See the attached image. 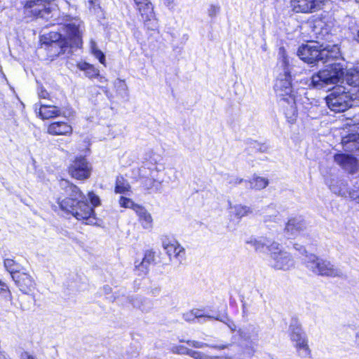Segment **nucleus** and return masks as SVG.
<instances>
[{"label": "nucleus", "instance_id": "nucleus-1", "mask_svg": "<svg viewBox=\"0 0 359 359\" xmlns=\"http://www.w3.org/2000/svg\"><path fill=\"white\" fill-rule=\"evenodd\" d=\"M58 185L56 205H51L52 210L70 215L86 225L95 224L97 217L95 208L101 205L100 197L93 191H88L89 203L82 189L70 180L60 178Z\"/></svg>", "mask_w": 359, "mask_h": 359}, {"label": "nucleus", "instance_id": "nucleus-2", "mask_svg": "<svg viewBox=\"0 0 359 359\" xmlns=\"http://www.w3.org/2000/svg\"><path fill=\"white\" fill-rule=\"evenodd\" d=\"M65 28L67 33V37L64 36L58 32H50L47 36H43L41 40V44L45 46V48L48 51H50L54 46L59 47V50L54 53L55 56L65 53L69 46L68 41L72 43L71 47L81 48L83 44L82 33L79 25L68 23L65 25Z\"/></svg>", "mask_w": 359, "mask_h": 359}, {"label": "nucleus", "instance_id": "nucleus-3", "mask_svg": "<svg viewBox=\"0 0 359 359\" xmlns=\"http://www.w3.org/2000/svg\"><path fill=\"white\" fill-rule=\"evenodd\" d=\"M353 94L343 86H336L325 97L328 108L335 112L341 113L352 107L353 102Z\"/></svg>", "mask_w": 359, "mask_h": 359}, {"label": "nucleus", "instance_id": "nucleus-4", "mask_svg": "<svg viewBox=\"0 0 359 359\" xmlns=\"http://www.w3.org/2000/svg\"><path fill=\"white\" fill-rule=\"evenodd\" d=\"M344 71L338 63H331L325 68L312 75L311 84L313 87H323L327 84L337 83L344 76Z\"/></svg>", "mask_w": 359, "mask_h": 359}, {"label": "nucleus", "instance_id": "nucleus-5", "mask_svg": "<svg viewBox=\"0 0 359 359\" xmlns=\"http://www.w3.org/2000/svg\"><path fill=\"white\" fill-rule=\"evenodd\" d=\"M68 175L74 180L84 182L93 172V166L85 155L76 156L67 166Z\"/></svg>", "mask_w": 359, "mask_h": 359}, {"label": "nucleus", "instance_id": "nucleus-6", "mask_svg": "<svg viewBox=\"0 0 359 359\" xmlns=\"http://www.w3.org/2000/svg\"><path fill=\"white\" fill-rule=\"evenodd\" d=\"M134 7L147 30L157 29V18L154 7L150 0H133Z\"/></svg>", "mask_w": 359, "mask_h": 359}, {"label": "nucleus", "instance_id": "nucleus-7", "mask_svg": "<svg viewBox=\"0 0 359 359\" xmlns=\"http://www.w3.org/2000/svg\"><path fill=\"white\" fill-rule=\"evenodd\" d=\"M50 0L27 1L23 6L25 17L31 20H36L49 15L52 11L50 7Z\"/></svg>", "mask_w": 359, "mask_h": 359}, {"label": "nucleus", "instance_id": "nucleus-8", "mask_svg": "<svg viewBox=\"0 0 359 359\" xmlns=\"http://www.w3.org/2000/svg\"><path fill=\"white\" fill-rule=\"evenodd\" d=\"M270 257L273 260V267L277 270H288L294 265L291 255L280 248L277 243H272L268 247Z\"/></svg>", "mask_w": 359, "mask_h": 359}, {"label": "nucleus", "instance_id": "nucleus-9", "mask_svg": "<svg viewBox=\"0 0 359 359\" xmlns=\"http://www.w3.org/2000/svg\"><path fill=\"white\" fill-rule=\"evenodd\" d=\"M312 264L311 270L318 276L335 278L341 276V271L335 267L330 262L323 259L318 257L313 256L309 260Z\"/></svg>", "mask_w": 359, "mask_h": 359}, {"label": "nucleus", "instance_id": "nucleus-10", "mask_svg": "<svg viewBox=\"0 0 359 359\" xmlns=\"http://www.w3.org/2000/svg\"><path fill=\"white\" fill-rule=\"evenodd\" d=\"M310 27L316 38L322 41H328L330 36L331 27L326 18L323 15H313L309 20Z\"/></svg>", "mask_w": 359, "mask_h": 359}, {"label": "nucleus", "instance_id": "nucleus-11", "mask_svg": "<svg viewBox=\"0 0 359 359\" xmlns=\"http://www.w3.org/2000/svg\"><path fill=\"white\" fill-rule=\"evenodd\" d=\"M162 247L170 259H181L185 255V249L179 241L170 235H163L161 238Z\"/></svg>", "mask_w": 359, "mask_h": 359}, {"label": "nucleus", "instance_id": "nucleus-12", "mask_svg": "<svg viewBox=\"0 0 359 359\" xmlns=\"http://www.w3.org/2000/svg\"><path fill=\"white\" fill-rule=\"evenodd\" d=\"M334 161L348 174H355L359 170V163L356 157L350 154L337 153L333 156Z\"/></svg>", "mask_w": 359, "mask_h": 359}, {"label": "nucleus", "instance_id": "nucleus-13", "mask_svg": "<svg viewBox=\"0 0 359 359\" xmlns=\"http://www.w3.org/2000/svg\"><path fill=\"white\" fill-rule=\"evenodd\" d=\"M324 0H290V5L295 13H312L320 8Z\"/></svg>", "mask_w": 359, "mask_h": 359}, {"label": "nucleus", "instance_id": "nucleus-14", "mask_svg": "<svg viewBox=\"0 0 359 359\" xmlns=\"http://www.w3.org/2000/svg\"><path fill=\"white\" fill-rule=\"evenodd\" d=\"M274 90L283 98L294 96L292 93V76L290 71H285L283 77L276 79L274 84Z\"/></svg>", "mask_w": 359, "mask_h": 359}, {"label": "nucleus", "instance_id": "nucleus-15", "mask_svg": "<svg viewBox=\"0 0 359 359\" xmlns=\"http://www.w3.org/2000/svg\"><path fill=\"white\" fill-rule=\"evenodd\" d=\"M297 55L302 60L309 64L321 61V49L317 46L302 44L298 48Z\"/></svg>", "mask_w": 359, "mask_h": 359}, {"label": "nucleus", "instance_id": "nucleus-16", "mask_svg": "<svg viewBox=\"0 0 359 359\" xmlns=\"http://www.w3.org/2000/svg\"><path fill=\"white\" fill-rule=\"evenodd\" d=\"M13 280L19 290L24 294H30L36 288V283L34 278L29 273L25 272L18 273L13 275Z\"/></svg>", "mask_w": 359, "mask_h": 359}, {"label": "nucleus", "instance_id": "nucleus-17", "mask_svg": "<svg viewBox=\"0 0 359 359\" xmlns=\"http://www.w3.org/2000/svg\"><path fill=\"white\" fill-rule=\"evenodd\" d=\"M46 132L53 136H71L73 133V128L67 121H53L48 124Z\"/></svg>", "mask_w": 359, "mask_h": 359}, {"label": "nucleus", "instance_id": "nucleus-18", "mask_svg": "<svg viewBox=\"0 0 359 359\" xmlns=\"http://www.w3.org/2000/svg\"><path fill=\"white\" fill-rule=\"evenodd\" d=\"M282 109L287 122L294 123L298 116L295 96L282 98Z\"/></svg>", "mask_w": 359, "mask_h": 359}, {"label": "nucleus", "instance_id": "nucleus-19", "mask_svg": "<svg viewBox=\"0 0 359 359\" xmlns=\"http://www.w3.org/2000/svg\"><path fill=\"white\" fill-rule=\"evenodd\" d=\"M77 68L84 72L86 76L89 79H97L100 83H107L108 79L100 74V70L94 65L90 64L86 61H80L76 63Z\"/></svg>", "mask_w": 359, "mask_h": 359}, {"label": "nucleus", "instance_id": "nucleus-20", "mask_svg": "<svg viewBox=\"0 0 359 359\" xmlns=\"http://www.w3.org/2000/svg\"><path fill=\"white\" fill-rule=\"evenodd\" d=\"M341 144L344 150L351 154L359 152V133H348L342 137Z\"/></svg>", "mask_w": 359, "mask_h": 359}, {"label": "nucleus", "instance_id": "nucleus-21", "mask_svg": "<svg viewBox=\"0 0 359 359\" xmlns=\"http://www.w3.org/2000/svg\"><path fill=\"white\" fill-rule=\"evenodd\" d=\"M61 109L55 105L40 104L38 116L41 120H48L63 116Z\"/></svg>", "mask_w": 359, "mask_h": 359}, {"label": "nucleus", "instance_id": "nucleus-22", "mask_svg": "<svg viewBox=\"0 0 359 359\" xmlns=\"http://www.w3.org/2000/svg\"><path fill=\"white\" fill-rule=\"evenodd\" d=\"M341 57L340 47L337 44H326L321 48V62L326 63Z\"/></svg>", "mask_w": 359, "mask_h": 359}, {"label": "nucleus", "instance_id": "nucleus-23", "mask_svg": "<svg viewBox=\"0 0 359 359\" xmlns=\"http://www.w3.org/2000/svg\"><path fill=\"white\" fill-rule=\"evenodd\" d=\"M156 252L154 249H148L144 252V256L142 261L135 264V269L144 273L149 271V266L151 264H156Z\"/></svg>", "mask_w": 359, "mask_h": 359}, {"label": "nucleus", "instance_id": "nucleus-24", "mask_svg": "<svg viewBox=\"0 0 359 359\" xmlns=\"http://www.w3.org/2000/svg\"><path fill=\"white\" fill-rule=\"evenodd\" d=\"M137 210H135V214L137 216L138 222L142 225V228L144 229H151L153 228V217L150 212L144 207L140 205V206H137Z\"/></svg>", "mask_w": 359, "mask_h": 359}, {"label": "nucleus", "instance_id": "nucleus-25", "mask_svg": "<svg viewBox=\"0 0 359 359\" xmlns=\"http://www.w3.org/2000/svg\"><path fill=\"white\" fill-rule=\"evenodd\" d=\"M305 229L303 220L296 217L288 219L284 231L288 236H294Z\"/></svg>", "mask_w": 359, "mask_h": 359}, {"label": "nucleus", "instance_id": "nucleus-26", "mask_svg": "<svg viewBox=\"0 0 359 359\" xmlns=\"http://www.w3.org/2000/svg\"><path fill=\"white\" fill-rule=\"evenodd\" d=\"M131 191V186L129 182L122 175H118L116 178L114 192L116 194H126Z\"/></svg>", "mask_w": 359, "mask_h": 359}, {"label": "nucleus", "instance_id": "nucleus-27", "mask_svg": "<svg viewBox=\"0 0 359 359\" xmlns=\"http://www.w3.org/2000/svg\"><path fill=\"white\" fill-rule=\"evenodd\" d=\"M4 265L6 271L11 273L12 278L13 275H16L18 273H22L20 271L22 266L13 259H5L4 261Z\"/></svg>", "mask_w": 359, "mask_h": 359}, {"label": "nucleus", "instance_id": "nucleus-28", "mask_svg": "<svg viewBox=\"0 0 359 359\" xmlns=\"http://www.w3.org/2000/svg\"><path fill=\"white\" fill-rule=\"evenodd\" d=\"M257 344L256 342L248 340L245 344L241 345V353L248 358H252L257 351Z\"/></svg>", "mask_w": 359, "mask_h": 359}, {"label": "nucleus", "instance_id": "nucleus-29", "mask_svg": "<svg viewBox=\"0 0 359 359\" xmlns=\"http://www.w3.org/2000/svg\"><path fill=\"white\" fill-rule=\"evenodd\" d=\"M251 188L256 190H262L269 185V180L266 178L254 175L249 181Z\"/></svg>", "mask_w": 359, "mask_h": 359}, {"label": "nucleus", "instance_id": "nucleus-30", "mask_svg": "<svg viewBox=\"0 0 359 359\" xmlns=\"http://www.w3.org/2000/svg\"><path fill=\"white\" fill-rule=\"evenodd\" d=\"M113 86L116 96L123 97L124 95H127L128 86L125 80L117 79L114 81Z\"/></svg>", "mask_w": 359, "mask_h": 359}, {"label": "nucleus", "instance_id": "nucleus-31", "mask_svg": "<svg viewBox=\"0 0 359 359\" xmlns=\"http://www.w3.org/2000/svg\"><path fill=\"white\" fill-rule=\"evenodd\" d=\"M346 82L348 85L357 88L359 87V70H351L346 74Z\"/></svg>", "mask_w": 359, "mask_h": 359}, {"label": "nucleus", "instance_id": "nucleus-32", "mask_svg": "<svg viewBox=\"0 0 359 359\" xmlns=\"http://www.w3.org/2000/svg\"><path fill=\"white\" fill-rule=\"evenodd\" d=\"M118 204L120 207L123 208H130L134 212L137 210V206H140V204L135 203L131 198L121 196L118 198Z\"/></svg>", "mask_w": 359, "mask_h": 359}, {"label": "nucleus", "instance_id": "nucleus-33", "mask_svg": "<svg viewBox=\"0 0 359 359\" xmlns=\"http://www.w3.org/2000/svg\"><path fill=\"white\" fill-rule=\"evenodd\" d=\"M203 311L198 309H193L183 314V318L187 322H192L196 318L203 317Z\"/></svg>", "mask_w": 359, "mask_h": 359}, {"label": "nucleus", "instance_id": "nucleus-34", "mask_svg": "<svg viewBox=\"0 0 359 359\" xmlns=\"http://www.w3.org/2000/svg\"><path fill=\"white\" fill-rule=\"evenodd\" d=\"M252 212L251 208L244 205H237L234 207V215L237 219H241Z\"/></svg>", "mask_w": 359, "mask_h": 359}, {"label": "nucleus", "instance_id": "nucleus-35", "mask_svg": "<svg viewBox=\"0 0 359 359\" xmlns=\"http://www.w3.org/2000/svg\"><path fill=\"white\" fill-rule=\"evenodd\" d=\"M295 348L297 351H304V356L311 357V353L308 345V340L306 337L301 339L299 341H295Z\"/></svg>", "mask_w": 359, "mask_h": 359}, {"label": "nucleus", "instance_id": "nucleus-36", "mask_svg": "<svg viewBox=\"0 0 359 359\" xmlns=\"http://www.w3.org/2000/svg\"><path fill=\"white\" fill-rule=\"evenodd\" d=\"M290 337L292 341H299L304 337L302 335L301 327L299 325H290Z\"/></svg>", "mask_w": 359, "mask_h": 359}, {"label": "nucleus", "instance_id": "nucleus-37", "mask_svg": "<svg viewBox=\"0 0 359 359\" xmlns=\"http://www.w3.org/2000/svg\"><path fill=\"white\" fill-rule=\"evenodd\" d=\"M279 60L281 62L285 71H289V59L287 55L286 50L284 47H280L278 50Z\"/></svg>", "mask_w": 359, "mask_h": 359}, {"label": "nucleus", "instance_id": "nucleus-38", "mask_svg": "<svg viewBox=\"0 0 359 359\" xmlns=\"http://www.w3.org/2000/svg\"><path fill=\"white\" fill-rule=\"evenodd\" d=\"M181 342H186L188 345L194 347V348H204V347H212V348H226V346H222L217 347V346H210L208 344L203 343L201 341H195V340H187V341H183L180 340Z\"/></svg>", "mask_w": 359, "mask_h": 359}, {"label": "nucleus", "instance_id": "nucleus-39", "mask_svg": "<svg viewBox=\"0 0 359 359\" xmlns=\"http://www.w3.org/2000/svg\"><path fill=\"white\" fill-rule=\"evenodd\" d=\"M189 355L190 357L193 358L194 359H217L218 358L217 356H215V357L208 356L201 351H193V350L190 351Z\"/></svg>", "mask_w": 359, "mask_h": 359}, {"label": "nucleus", "instance_id": "nucleus-40", "mask_svg": "<svg viewBox=\"0 0 359 359\" xmlns=\"http://www.w3.org/2000/svg\"><path fill=\"white\" fill-rule=\"evenodd\" d=\"M172 352L177 354L189 355L191 349L184 345H176L172 347Z\"/></svg>", "mask_w": 359, "mask_h": 359}, {"label": "nucleus", "instance_id": "nucleus-41", "mask_svg": "<svg viewBox=\"0 0 359 359\" xmlns=\"http://www.w3.org/2000/svg\"><path fill=\"white\" fill-rule=\"evenodd\" d=\"M0 294L6 298L11 299V292L8 286L0 280Z\"/></svg>", "mask_w": 359, "mask_h": 359}, {"label": "nucleus", "instance_id": "nucleus-42", "mask_svg": "<svg viewBox=\"0 0 359 359\" xmlns=\"http://www.w3.org/2000/svg\"><path fill=\"white\" fill-rule=\"evenodd\" d=\"M93 54L102 65H103L104 67L107 66L105 55L102 50L100 49H95L93 50Z\"/></svg>", "mask_w": 359, "mask_h": 359}, {"label": "nucleus", "instance_id": "nucleus-43", "mask_svg": "<svg viewBox=\"0 0 359 359\" xmlns=\"http://www.w3.org/2000/svg\"><path fill=\"white\" fill-rule=\"evenodd\" d=\"M39 97L42 99H46L48 100H51V97L50 93L43 87H41L38 92Z\"/></svg>", "mask_w": 359, "mask_h": 359}, {"label": "nucleus", "instance_id": "nucleus-44", "mask_svg": "<svg viewBox=\"0 0 359 359\" xmlns=\"http://www.w3.org/2000/svg\"><path fill=\"white\" fill-rule=\"evenodd\" d=\"M219 11V7L215 5H210L208 8V15L211 18H214Z\"/></svg>", "mask_w": 359, "mask_h": 359}, {"label": "nucleus", "instance_id": "nucleus-45", "mask_svg": "<svg viewBox=\"0 0 359 359\" xmlns=\"http://www.w3.org/2000/svg\"><path fill=\"white\" fill-rule=\"evenodd\" d=\"M349 196L353 201L359 203V187L351 190L349 191Z\"/></svg>", "mask_w": 359, "mask_h": 359}, {"label": "nucleus", "instance_id": "nucleus-46", "mask_svg": "<svg viewBox=\"0 0 359 359\" xmlns=\"http://www.w3.org/2000/svg\"><path fill=\"white\" fill-rule=\"evenodd\" d=\"M20 359H36L34 356L30 354L28 351H22L20 354Z\"/></svg>", "mask_w": 359, "mask_h": 359}, {"label": "nucleus", "instance_id": "nucleus-47", "mask_svg": "<svg viewBox=\"0 0 359 359\" xmlns=\"http://www.w3.org/2000/svg\"><path fill=\"white\" fill-rule=\"evenodd\" d=\"M243 181V180L241 178H236L234 180H230L229 184H233V185H237V184L242 183Z\"/></svg>", "mask_w": 359, "mask_h": 359}, {"label": "nucleus", "instance_id": "nucleus-48", "mask_svg": "<svg viewBox=\"0 0 359 359\" xmlns=\"http://www.w3.org/2000/svg\"><path fill=\"white\" fill-rule=\"evenodd\" d=\"M101 89L108 97H112V95L111 94L109 89L107 87H101Z\"/></svg>", "mask_w": 359, "mask_h": 359}, {"label": "nucleus", "instance_id": "nucleus-49", "mask_svg": "<svg viewBox=\"0 0 359 359\" xmlns=\"http://www.w3.org/2000/svg\"><path fill=\"white\" fill-rule=\"evenodd\" d=\"M166 1V3L170 5L171 4L172 2H173V0H165Z\"/></svg>", "mask_w": 359, "mask_h": 359}, {"label": "nucleus", "instance_id": "nucleus-50", "mask_svg": "<svg viewBox=\"0 0 359 359\" xmlns=\"http://www.w3.org/2000/svg\"><path fill=\"white\" fill-rule=\"evenodd\" d=\"M357 40L359 42V30H358V34H357Z\"/></svg>", "mask_w": 359, "mask_h": 359}]
</instances>
